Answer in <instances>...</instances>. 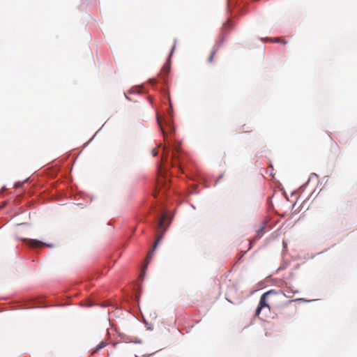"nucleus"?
<instances>
[{"label":"nucleus","instance_id":"nucleus-13","mask_svg":"<svg viewBox=\"0 0 357 357\" xmlns=\"http://www.w3.org/2000/svg\"><path fill=\"white\" fill-rule=\"evenodd\" d=\"M176 153H173V155H172L173 159H175V158H176Z\"/></svg>","mask_w":357,"mask_h":357},{"label":"nucleus","instance_id":"nucleus-10","mask_svg":"<svg viewBox=\"0 0 357 357\" xmlns=\"http://www.w3.org/2000/svg\"><path fill=\"white\" fill-rule=\"evenodd\" d=\"M263 230H264V227H261L259 229H258V230L257 231V232L258 234H259V232H261V233H262V232H263Z\"/></svg>","mask_w":357,"mask_h":357},{"label":"nucleus","instance_id":"nucleus-9","mask_svg":"<svg viewBox=\"0 0 357 357\" xmlns=\"http://www.w3.org/2000/svg\"><path fill=\"white\" fill-rule=\"evenodd\" d=\"M152 154H153V156L157 155V154H158V151H157L155 149H153V150L152 151Z\"/></svg>","mask_w":357,"mask_h":357},{"label":"nucleus","instance_id":"nucleus-15","mask_svg":"<svg viewBox=\"0 0 357 357\" xmlns=\"http://www.w3.org/2000/svg\"><path fill=\"white\" fill-rule=\"evenodd\" d=\"M136 343H141L142 342L140 340H138V341H134Z\"/></svg>","mask_w":357,"mask_h":357},{"label":"nucleus","instance_id":"nucleus-2","mask_svg":"<svg viewBox=\"0 0 357 357\" xmlns=\"http://www.w3.org/2000/svg\"><path fill=\"white\" fill-rule=\"evenodd\" d=\"M25 241L27 243V244L32 248H37V247H40L43 245H46V244L44 243L43 242L40 241L38 240H36V239H26ZM47 246H50V245H47Z\"/></svg>","mask_w":357,"mask_h":357},{"label":"nucleus","instance_id":"nucleus-11","mask_svg":"<svg viewBox=\"0 0 357 357\" xmlns=\"http://www.w3.org/2000/svg\"><path fill=\"white\" fill-rule=\"evenodd\" d=\"M230 23H231V22H230L229 20H228V21L227 22V23L225 24V27H227V26H230Z\"/></svg>","mask_w":357,"mask_h":357},{"label":"nucleus","instance_id":"nucleus-4","mask_svg":"<svg viewBox=\"0 0 357 357\" xmlns=\"http://www.w3.org/2000/svg\"><path fill=\"white\" fill-rule=\"evenodd\" d=\"M107 344V343L105 341H102L100 343H99L96 347L95 348V349L93 351V354H95V353H97L98 351H99L101 349L104 348L105 347H106V345Z\"/></svg>","mask_w":357,"mask_h":357},{"label":"nucleus","instance_id":"nucleus-1","mask_svg":"<svg viewBox=\"0 0 357 357\" xmlns=\"http://www.w3.org/2000/svg\"><path fill=\"white\" fill-rule=\"evenodd\" d=\"M275 292L273 290H270V291L265 292L264 294H263L261 296L260 300H259V303L258 307L255 312L256 316H259V314L261 313V311L265 307L268 308V310H271L269 304L267 301V298L271 294H273Z\"/></svg>","mask_w":357,"mask_h":357},{"label":"nucleus","instance_id":"nucleus-16","mask_svg":"<svg viewBox=\"0 0 357 357\" xmlns=\"http://www.w3.org/2000/svg\"><path fill=\"white\" fill-rule=\"evenodd\" d=\"M137 357V356H136Z\"/></svg>","mask_w":357,"mask_h":357},{"label":"nucleus","instance_id":"nucleus-8","mask_svg":"<svg viewBox=\"0 0 357 357\" xmlns=\"http://www.w3.org/2000/svg\"><path fill=\"white\" fill-rule=\"evenodd\" d=\"M217 50H218L217 48H213V50L211 51V54L208 59V62L211 63L213 61V57H214L215 54H216Z\"/></svg>","mask_w":357,"mask_h":357},{"label":"nucleus","instance_id":"nucleus-7","mask_svg":"<svg viewBox=\"0 0 357 357\" xmlns=\"http://www.w3.org/2000/svg\"><path fill=\"white\" fill-rule=\"evenodd\" d=\"M169 149L166 146L163 148V153L162 155V161H165L167 160L168 158Z\"/></svg>","mask_w":357,"mask_h":357},{"label":"nucleus","instance_id":"nucleus-6","mask_svg":"<svg viewBox=\"0 0 357 357\" xmlns=\"http://www.w3.org/2000/svg\"><path fill=\"white\" fill-rule=\"evenodd\" d=\"M273 43H282L284 45L287 44V42L284 40V39L282 37H277L269 39Z\"/></svg>","mask_w":357,"mask_h":357},{"label":"nucleus","instance_id":"nucleus-5","mask_svg":"<svg viewBox=\"0 0 357 357\" xmlns=\"http://www.w3.org/2000/svg\"><path fill=\"white\" fill-rule=\"evenodd\" d=\"M167 218V215L165 214H163L161 219L159 220L158 224V232H160V229H161L163 227L164 222L165 221Z\"/></svg>","mask_w":357,"mask_h":357},{"label":"nucleus","instance_id":"nucleus-14","mask_svg":"<svg viewBox=\"0 0 357 357\" xmlns=\"http://www.w3.org/2000/svg\"><path fill=\"white\" fill-rule=\"evenodd\" d=\"M162 181L161 180H159L158 182V185H160V183H162Z\"/></svg>","mask_w":357,"mask_h":357},{"label":"nucleus","instance_id":"nucleus-3","mask_svg":"<svg viewBox=\"0 0 357 357\" xmlns=\"http://www.w3.org/2000/svg\"><path fill=\"white\" fill-rule=\"evenodd\" d=\"M163 236V233H161V234H159L155 243H154V245H153V250L149 252L148 255H147V259H150L153 255V250L155 249V248L157 247L158 244L159 243L160 241L162 239Z\"/></svg>","mask_w":357,"mask_h":357},{"label":"nucleus","instance_id":"nucleus-12","mask_svg":"<svg viewBox=\"0 0 357 357\" xmlns=\"http://www.w3.org/2000/svg\"><path fill=\"white\" fill-rule=\"evenodd\" d=\"M162 132H163L165 139H166L167 138L166 133H165V131L163 129H162Z\"/></svg>","mask_w":357,"mask_h":357}]
</instances>
